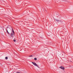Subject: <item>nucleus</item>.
Masks as SVG:
<instances>
[{
  "instance_id": "nucleus-8",
  "label": "nucleus",
  "mask_w": 73,
  "mask_h": 73,
  "mask_svg": "<svg viewBox=\"0 0 73 73\" xmlns=\"http://www.w3.org/2000/svg\"><path fill=\"white\" fill-rule=\"evenodd\" d=\"M13 41L14 42H16V40H15V39Z\"/></svg>"
},
{
  "instance_id": "nucleus-2",
  "label": "nucleus",
  "mask_w": 73,
  "mask_h": 73,
  "mask_svg": "<svg viewBox=\"0 0 73 73\" xmlns=\"http://www.w3.org/2000/svg\"><path fill=\"white\" fill-rule=\"evenodd\" d=\"M32 63L33 64V65H34L35 66H36L38 67V65H37V64H36V63L33 62H32Z\"/></svg>"
},
{
  "instance_id": "nucleus-5",
  "label": "nucleus",
  "mask_w": 73,
  "mask_h": 73,
  "mask_svg": "<svg viewBox=\"0 0 73 73\" xmlns=\"http://www.w3.org/2000/svg\"><path fill=\"white\" fill-rule=\"evenodd\" d=\"M5 59H6V60H7L8 59V57H6L5 58Z\"/></svg>"
},
{
  "instance_id": "nucleus-9",
  "label": "nucleus",
  "mask_w": 73,
  "mask_h": 73,
  "mask_svg": "<svg viewBox=\"0 0 73 73\" xmlns=\"http://www.w3.org/2000/svg\"><path fill=\"white\" fill-rule=\"evenodd\" d=\"M60 1H62V0H60Z\"/></svg>"
},
{
  "instance_id": "nucleus-1",
  "label": "nucleus",
  "mask_w": 73,
  "mask_h": 73,
  "mask_svg": "<svg viewBox=\"0 0 73 73\" xmlns=\"http://www.w3.org/2000/svg\"><path fill=\"white\" fill-rule=\"evenodd\" d=\"M11 28L12 29V31L11 33V36L12 37H14V35H15V32H14V31L13 30V29L12 27L11 26H8L7 28V32L8 33V34H10L8 32V31H9L10 29H11Z\"/></svg>"
},
{
  "instance_id": "nucleus-3",
  "label": "nucleus",
  "mask_w": 73,
  "mask_h": 73,
  "mask_svg": "<svg viewBox=\"0 0 73 73\" xmlns=\"http://www.w3.org/2000/svg\"><path fill=\"white\" fill-rule=\"evenodd\" d=\"M60 68L62 69L63 70H64V69H65V68H64V67L62 66H61L60 67Z\"/></svg>"
},
{
  "instance_id": "nucleus-4",
  "label": "nucleus",
  "mask_w": 73,
  "mask_h": 73,
  "mask_svg": "<svg viewBox=\"0 0 73 73\" xmlns=\"http://www.w3.org/2000/svg\"><path fill=\"white\" fill-rule=\"evenodd\" d=\"M56 21H57L58 22L59 21H60L58 20V19H56Z\"/></svg>"
},
{
  "instance_id": "nucleus-7",
  "label": "nucleus",
  "mask_w": 73,
  "mask_h": 73,
  "mask_svg": "<svg viewBox=\"0 0 73 73\" xmlns=\"http://www.w3.org/2000/svg\"><path fill=\"white\" fill-rule=\"evenodd\" d=\"M34 60H37V58H34Z\"/></svg>"
},
{
  "instance_id": "nucleus-6",
  "label": "nucleus",
  "mask_w": 73,
  "mask_h": 73,
  "mask_svg": "<svg viewBox=\"0 0 73 73\" xmlns=\"http://www.w3.org/2000/svg\"><path fill=\"white\" fill-rule=\"evenodd\" d=\"M33 56H32V55H30V56H29V57H32Z\"/></svg>"
}]
</instances>
